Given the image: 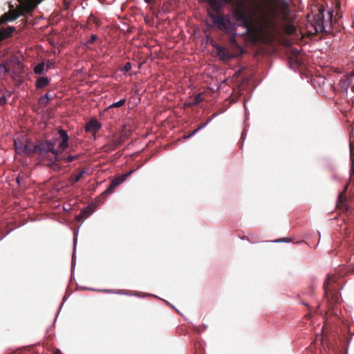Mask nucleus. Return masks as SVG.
<instances>
[{"label": "nucleus", "mask_w": 354, "mask_h": 354, "mask_svg": "<svg viewBox=\"0 0 354 354\" xmlns=\"http://www.w3.org/2000/svg\"><path fill=\"white\" fill-rule=\"evenodd\" d=\"M59 133L62 140L59 145V149H55L54 145L51 142H40L35 145L26 144V149L24 153L29 156L37 154L41 161H46L48 165L54 167H58L59 164L57 162L61 158L59 151H64L66 148V131L60 130Z\"/></svg>", "instance_id": "f257e3e1"}, {"label": "nucleus", "mask_w": 354, "mask_h": 354, "mask_svg": "<svg viewBox=\"0 0 354 354\" xmlns=\"http://www.w3.org/2000/svg\"><path fill=\"white\" fill-rule=\"evenodd\" d=\"M237 0H198L207 9L214 24L227 34L233 33L236 28L227 16L221 14L225 4H234Z\"/></svg>", "instance_id": "f03ea898"}, {"label": "nucleus", "mask_w": 354, "mask_h": 354, "mask_svg": "<svg viewBox=\"0 0 354 354\" xmlns=\"http://www.w3.org/2000/svg\"><path fill=\"white\" fill-rule=\"evenodd\" d=\"M43 0H24V2L19 5L16 10L13 9V6L10 5V10L2 15L0 17V26L8 22L13 21L21 15L26 13L32 12L39 3Z\"/></svg>", "instance_id": "7ed1b4c3"}, {"label": "nucleus", "mask_w": 354, "mask_h": 354, "mask_svg": "<svg viewBox=\"0 0 354 354\" xmlns=\"http://www.w3.org/2000/svg\"><path fill=\"white\" fill-rule=\"evenodd\" d=\"M257 24L261 32H268L277 28L276 18L277 13L274 10H266L262 6L257 5Z\"/></svg>", "instance_id": "20e7f679"}, {"label": "nucleus", "mask_w": 354, "mask_h": 354, "mask_svg": "<svg viewBox=\"0 0 354 354\" xmlns=\"http://www.w3.org/2000/svg\"><path fill=\"white\" fill-rule=\"evenodd\" d=\"M337 279L338 277L336 275H328L323 285L329 310L333 309L337 304L340 302Z\"/></svg>", "instance_id": "39448f33"}, {"label": "nucleus", "mask_w": 354, "mask_h": 354, "mask_svg": "<svg viewBox=\"0 0 354 354\" xmlns=\"http://www.w3.org/2000/svg\"><path fill=\"white\" fill-rule=\"evenodd\" d=\"M133 171H130L126 174H122L120 176H118L115 177L109 185V187L103 192L101 195L100 198H105L108 195L112 194L115 189L116 187H118L119 185L122 183L128 176H129Z\"/></svg>", "instance_id": "423d86ee"}, {"label": "nucleus", "mask_w": 354, "mask_h": 354, "mask_svg": "<svg viewBox=\"0 0 354 354\" xmlns=\"http://www.w3.org/2000/svg\"><path fill=\"white\" fill-rule=\"evenodd\" d=\"M334 13L335 11H333V10L326 12L324 10H319L316 18L317 20V26H319L320 29H324L325 26H330L332 24Z\"/></svg>", "instance_id": "0eeeda50"}, {"label": "nucleus", "mask_w": 354, "mask_h": 354, "mask_svg": "<svg viewBox=\"0 0 354 354\" xmlns=\"http://www.w3.org/2000/svg\"><path fill=\"white\" fill-rule=\"evenodd\" d=\"M234 16L236 20L243 24V26L248 30H250L252 27V20L247 16L243 8H237L234 10Z\"/></svg>", "instance_id": "6e6552de"}, {"label": "nucleus", "mask_w": 354, "mask_h": 354, "mask_svg": "<svg viewBox=\"0 0 354 354\" xmlns=\"http://www.w3.org/2000/svg\"><path fill=\"white\" fill-rule=\"evenodd\" d=\"M19 59L16 56H12L9 59L4 60L1 64H0V72L1 70H4L5 74L10 73V64H19Z\"/></svg>", "instance_id": "1a4fd4ad"}, {"label": "nucleus", "mask_w": 354, "mask_h": 354, "mask_svg": "<svg viewBox=\"0 0 354 354\" xmlns=\"http://www.w3.org/2000/svg\"><path fill=\"white\" fill-rule=\"evenodd\" d=\"M346 6V0H335L333 10L335 11V17L339 18Z\"/></svg>", "instance_id": "9d476101"}, {"label": "nucleus", "mask_w": 354, "mask_h": 354, "mask_svg": "<svg viewBox=\"0 0 354 354\" xmlns=\"http://www.w3.org/2000/svg\"><path fill=\"white\" fill-rule=\"evenodd\" d=\"M216 50L218 56L223 61L230 60V59H232L234 57L233 55L230 54L225 48H224L223 46H217L216 47Z\"/></svg>", "instance_id": "9b49d317"}, {"label": "nucleus", "mask_w": 354, "mask_h": 354, "mask_svg": "<svg viewBox=\"0 0 354 354\" xmlns=\"http://www.w3.org/2000/svg\"><path fill=\"white\" fill-rule=\"evenodd\" d=\"M101 127V124L97 120L92 119L86 123L85 129L87 132L95 133L100 130Z\"/></svg>", "instance_id": "f8f14e48"}, {"label": "nucleus", "mask_w": 354, "mask_h": 354, "mask_svg": "<svg viewBox=\"0 0 354 354\" xmlns=\"http://www.w3.org/2000/svg\"><path fill=\"white\" fill-rule=\"evenodd\" d=\"M16 31V28L14 26H8L6 28H1L0 29V42L6 39H8L12 36L13 33Z\"/></svg>", "instance_id": "ddd939ff"}, {"label": "nucleus", "mask_w": 354, "mask_h": 354, "mask_svg": "<svg viewBox=\"0 0 354 354\" xmlns=\"http://www.w3.org/2000/svg\"><path fill=\"white\" fill-rule=\"evenodd\" d=\"M94 211V208L92 206H88L85 209H82L78 215L75 216V219L77 221L84 220L88 218Z\"/></svg>", "instance_id": "4468645a"}, {"label": "nucleus", "mask_w": 354, "mask_h": 354, "mask_svg": "<svg viewBox=\"0 0 354 354\" xmlns=\"http://www.w3.org/2000/svg\"><path fill=\"white\" fill-rule=\"evenodd\" d=\"M124 141V139L122 136H120L119 138H118L117 139L115 140H113V142L106 145V146H104V150L105 151H113L115 149H116L118 147H119L123 142Z\"/></svg>", "instance_id": "2eb2a0df"}, {"label": "nucleus", "mask_w": 354, "mask_h": 354, "mask_svg": "<svg viewBox=\"0 0 354 354\" xmlns=\"http://www.w3.org/2000/svg\"><path fill=\"white\" fill-rule=\"evenodd\" d=\"M86 171L84 169H81L77 171L75 174L71 176L69 178H68V181H69L72 185L78 182L82 176L85 174Z\"/></svg>", "instance_id": "dca6fc26"}, {"label": "nucleus", "mask_w": 354, "mask_h": 354, "mask_svg": "<svg viewBox=\"0 0 354 354\" xmlns=\"http://www.w3.org/2000/svg\"><path fill=\"white\" fill-rule=\"evenodd\" d=\"M281 11L283 14V20L286 21L290 13L289 5L285 0L281 1Z\"/></svg>", "instance_id": "f3484780"}, {"label": "nucleus", "mask_w": 354, "mask_h": 354, "mask_svg": "<svg viewBox=\"0 0 354 354\" xmlns=\"http://www.w3.org/2000/svg\"><path fill=\"white\" fill-rule=\"evenodd\" d=\"M203 100L202 93H198L194 96L193 101L187 102L185 106L187 107H192L201 103Z\"/></svg>", "instance_id": "a211bd4d"}, {"label": "nucleus", "mask_w": 354, "mask_h": 354, "mask_svg": "<svg viewBox=\"0 0 354 354\" xmlns=\"http://www.w3.org/2000/svg\"><path fill=\"white\" fill-rule=\"evenodd\" d=\"M49 80L48 77H41L37 80L36 86L39 88H44L47 86Z\"/></svg>", "instance_id": "6ab92c4d"}, {"label": "nucleus", "mask_w": 354, "mask_h": 354, "mask_svg": "<svg viewBox=\"0 0 354 354\" xmlns=\"http://www.w3.org/2000/svg\"><path fill=\"white\" fill-rule=\"evenodd\" d=\"M15 150L18 153H24L26 149V145L22 142L15 141Z\"/></svg>", "instance_id": "aec40b11"}, {"label": "nucleus", "mask_w": 354, "mask_h": 354, "mask_svg": "<svg viewBox=\"0 0 354 354\" xmlns=\"http://www.w3.org/2000/svg\"><path fill=\"white\" fill-rule=\"evenodd\" d=\"M350 158L352 164L351 170L354 172V143L353 142H350Z\"/></svg>", "instance_id": "412c9836"}, {"label": "nucleus", "mask_w": 354, "mask_h": 354, "mask_svg": "<svg viewBox=\"0 0 354 354\" xmlns=\"http://www.w3.org/2000/svg\"><path fill=\"white\" fill-rule=\"evenodd\" d=\"M45 64L44 62L36 65L33 69L34 73L37 75L41 74L44 71Z\"/></svg>", "instance_id": "4be33fe9"}, {"label": "nucleus", "mask_w": 354, "mask_h": 354, "mask_svg": "<svg viewBox=\"0 0 354 354\" xmlns=\"http://www.w3.org/2000/svg\"><path fill=\"white\" fill-rule=\"evenodd\" d=\"M126 102H127V100H126L125 98L122 99L120 101H118L117 102H115V103H113L112 104H111L107 108V109H112V108H119V107H121V106H124L126 104Z\"/></svg>", "instance_id": "5701e85b"}, {"label": "nucleus", "mask_w": 354, "mask_h": 354, "mask_svg": "<svg viewBox=\"0 0 354 354\" xmlns=\"http://www.w3.org/2000/svg\"><path fill=\"white\" fill-rule=\"evenodd\" d=\"M346 187H345L344 190L339 193L338 196V199L337 202H339V203H342L343 202H346L347 198H346Z\"/></svg>", "instance_id": "b1692460"}, {"label": "nucleus", "mask_w": 354, "mask_h": 354, "mask_svg": "<svg viewBox=\"0 0 354 354\" xmlns=\"http://www.w3.org/2000/svg\"><path fill=\"white\" fill-rule=\"evenodd\" d=\"M337 207L341 210L342 212H346L348 209V207L346 205V202H343L342 203H339V202H337L336 205Z\"/></svg>", "instance_id": "393cba45"}, {"label": "nucleus", "mask_w": 354, "mask_h": 354, "mask_svg": "<svg viewBox=\"0 0 354 354\" xmlns=\"http://www.w3.org/2000/svg\"><path fill=\"white\" fill-rule=\"evenodd\" d=\"M206 125L205 123L200 125L196 129H195L194 131H193L190 134L187 135V136H185L184 138L185 139L187 138H191L192 136H194L197 131H198L200 129H201L202 128H203Z\"/></svg>", "instance_id": "a878e982"}, {"label": "nucleus", "mask_w": 354, "mask_h": 354, "mask_svg": "<svg viewBox=\"0 0 354 354\" xmlns=\"http://www.w3.org/2000/svg\"><path fill=\"white\" fill-rule=\"evenodd\" d=\"M48 100L46 99V97H44V95L41 96L39 100V104L41 105V106H46L47 104L48 103Z\"/></svg>", "instance_id": "bb28decb"}, {"label": "nucleus", "mask_w": 354, "mask_h": 354, "mask_svg": "<svg viewBox=\"0 0 354 354\" xmlns=\"http://www.w3.org/2000/svg\"><path fill=\"white\" fill-rule=\"evenodd\" d=\"M296 31V28L294 26H292V25H288L286 27V32L288 33V34H293Z\"/></svg>", "instance_id": "cd10ccee"}, {"label": "nucleus", "mask_w": 354, "mask_h": 354, "mask_svg": "<svg viewBox=\"0 0 354 354\" xmlns=\"http://www.w3.org/2000/svg\"><path fill=\"white\" fill-rule=\"evenodd\" d=\"M131 64L130 62H127L122 68V71L124 72H129V71H131Z\"/></svg>", "instance_id": "c85d7f7f"}, {"label": "nucleus", "mask_w": 354, "mask_h": 354, "mask_svg": "<svg viewBox=\"0 0 354 354\" xmlns=\"http://www.w3.org/2000/svg\"><path fill=\"white\" fill-rule=\"evenodd\" d=\"M97 39V36L96 35H91L90 39L87 41V44H93Z\"/></svg>", "instance_id": "c756f323"}, {"label": "nucleus", "mask_w": 354, "mask_h": 354, "mask_svg": "<svg viewBox=\"0 0 354 354\" xmlns=\"http://www.w3.org/2000/svg\"><path fill=\"white\" fill-rule=\"evenodd\" d=\"M230 36V41L232 43V44H236V38H235V36H236V33H235V30L234 31L233 33H230L229 34Z\"/></svg>", "instance_id": "7c9ffc66"}, {"label": "nucleus", "mask_w": 354, "mask_h": 354, "mask_svg": "<svg viewBox=\"0 0 354 354\" xmlns=\"http://www.w3.org/2000/svg\"><path fill=\"white\" fill-rule=\"evenodd\" d=\"M7 102V100L5 96L0 97V106H3L6 104Z\"/></svg>", "instance_id": "2f4dec72"}, {"label": "nucleus", "mask_w": 354, "mask_h": 354, "mask_svg": "<svg viewBox=\"0 0 354 354\" xmlns=\"http://www.w3.org/2000/svg\"><path fill=\"white\" fill-rule=\"evenodd\" d=\"M77 156H71L68 155V162H72L73 160L76 159Z\"/></svg>", "instance_id": "473e14b6"}, {"label": "nucleus", "mask_w": 354, "mask_h": 354, "mask_svg": "<svg viewBox=\"0 0 354 354\" xmlns=\"http://www.w3.org/2000/svg\"><path fill=\"white\" fill-rule=\"evenodd\" d=\"M93 22L97 25L99 26L100 24V20L95 17H93Z\"/></svg>", "instance_id": "72a5a7b5"}, {"label": "nucleus", "mask_w": 354, "mask_h": 354, "mask_svg": "<svg viewBox=\"0 0 354 354\" xmlns=\"http://www.w3.org/2000/svg\"><path fill=\"white\" fill-rule=\"evenodd\" d=\"M44 96V97H46V99H47L48 101H49L50 100H51V99H52V96H51V95H50L48 93H47L46 94H45Z\"/></svg>", "instance_id": "f704fd0d"}, {"label": "nucleus", "mask_w": 354, "mask_h": 354, "mask_svg": "<svg viewBox=\"0 0 354 354\" xmlns=\"http://www.w3.org/2000/svg\"><path fill=\"white\" fill-rule=\"evenodd\" d=\"M51 354H62V353L59 350L57 349V350L54 351Z\"/></svg>", "instance_id": "c9c22d12"}, {"label": "nucleus", "mask_w": 354, "mask_h": 354, "mask_svg": "<svg viewBox=\"0 0 354 354\" xmlns=\"http://www.w3.org/2000/svg\"><path fill=\"white\" fill-rule=\"evenodd\" d=\"M144 1H145V2H146L147 3H150L152 1V0H144Z\"/></svg>", "instance_id": "e433bc0d"}, {"label": "nucleus", "mask_w": 354, "mask_h": 354, "mask_svg": "<svg viewBox=\"0 0 354 354\" xmlns=\"http://www.w3.org/2000/svg\"><path fill=\"white\" fill-rule=\"evenodd\" d=\"M65 218L63 217L62 221H59L60 223H65Z\"/></svg>", "instance_id": "4c0bfd02"}, {"label": "nucleus", "mask_w": 354, "mask_h": 354, "mask_svg": "<svg viewBox=\"0 0 354 354\" xmlns=\"http://www.w3.org/2000/svg\"><path fill=\"white\" fill-rule=\"evenodd\" d=\"M17 1L20 3V4H21L22 3L24 2V0H17Z\"/></svg>", "instance_id": "58836bf2"}, {"label": "nucleus", "mask_w": 354, "mask_h": 354, "mask_svg": "<svg viewBox=\"0 0 354 354\" xmlns=\"http://www.w3.org/2000/svg\"><path fill=\"white\" fill-rule=\"evenodd\" d=\"M63 3H64V6H66V0H63Z\"/></svg>", "instance_id": "ea45409f"}, {"label": "nucleus", "mask_w": 354, "mask_h": 354, "mask_svg": "<svg viewBox=\"0 0 354 354\" xmlns=\"http://www.w3.org/2000/svg\"><path fill=\"white\" fill-rule=\"evenodd\" d=\"M66 292L65 293V295H64V297H63V300H65V299H66Z\"/></svg>", "instance_id": "a19ab883"}, {"label": "nucleus", "mask_w": 354, "mask_h": 354, "mask_svg": "<svg viewBox=\"0 0 354 354\" xmlns=\"http://www.w3.org/2000/svg\"><path fill=\"white\" fill-rule=\"evenodd\" d=\"M350 75H351V77H353V76H354V71H353L352 73H351Z\"/></svg>", "instance_id": "79ce46f5"}, {"label": "nucleus", "mask_w": 354, "mask_h": 354, "mask_svg": "<svg viewBox=\"0 0 354 354\" xmlns=\"http://www.w3.org/2000/svg\"><path fill=\"white\" fill-rule=\"evenodd\" d=\"M352 90L354 91V86H352Z\"/></svg>", "instance_id": "37998d69"}]
</instances>
